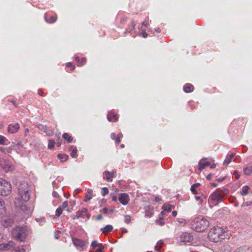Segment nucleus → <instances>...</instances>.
Listing matches in <instances>:
<instances>
[{"mask_svg":"<svg viewBox=\"0 0 252 252\" xmlns=\"http://www.w3.org/2000/svg\"><path fill=\"white\" fill-rule=\"evenodd\" d=\"M227 232L221 227L215 226L209 231L208 237L210 241L216 243L221 242L227 237Z\"/></svg>","mask_w":252,"mask_h":252,"instance_id":"f257e3e1","label":"nucleus"},{"mask_svg":"<svg viewBox=\"0 0 252 252\" xmlns=\"http://www.w3.org/2000/svg\"><path fill=\"white\" fill-rule=\"evenodd\" d=\"M228 193V190L224 188L217 189L210 195L208 199L209 203L210 205H216L222 200L225 195Z\"/></svg>","mask_w":252,"mask_h":252,"instance_id":"f03ea898","label":"nucleus"},{"mask_svg":"<svg viewBox=\"0 0 252 252\" xmlns=\"http://www.w3.org/2000/svg\"><path fill=\"white\" fill-rule=\"evenodd\" d=\"M209 225V222L204 218H197L191 222L192 228L197 232H202Z\"/></svg>","mask_w":252,"mask_h":252,"instance_id":"7ed1b4c3","label":"nucleus"},{"mask_svg":"<svg viewBox=\"0 0 252 252\" xmlns=\"http://www.w3.org/2000/svg\"><path fill=\"white\" fill-rule=\"evenodd\" d=\"M30 230L27 226H16L13 229L12 235L13 237L19 241H23L29 234Z\"/></svg>","mask_w":252,"mask_h":252,"instance_id":"20e7f679","label":"nucleus"},{"mask_svg":"<svg viewBox=\"0 0 252 252\" xmlns=\"http://www.w3.org/2000/svg\"><path fill=\"white\" fill-rule=\"evenodd\" d=\"M18 190V193L20 195L21 198L24 201H28L30 198V194L29 191L30 188L28 184L26 182H22L19 185H17Z\"/></svg>","mask_w":252,"mask_h":252,"instance_id":"39448f33","label":"nucleus"},{"mask_svg":"<svg viewBox=\"0 0 252 252\" xmlns=\"http://www.w3.org/2000/svg\"><path fill=\"white\" fill-rule=\"evenodd\" d=\"M11 192V186L5 180L0 178V194L7 196Z\"/></svg>","mask_w":252,"mask_h":252,"instance_id":"423d86ee","label":"nucleus"},{"mask_svg":"<svg viewBox=\"0 0 252 252\" xmlns=\"http://www.w3.org/2000/svg\"><path fill=\"white\" fill-rule=\"evenodd\" d=\"M14 220L11 216L5 215L2 216L0 220V224L4 227L11 226Z\"/></svg>","mask_w":252,"mask_h":252,"instance_id":"0eeeda50","label":"nucleus"},{"mask_svg":"<svg viewBox=\"0 0 252 252\" xmlns=\"http://www.w3.org/2000/svg\"><path fill=\"white\" fill-rule=\"evenodd\" d=\"M192 240V236L187 232H183L178 238V240L181 242H189Z\"/></svg>","mask_w":252,"mask_h":252,"instance_id":"6e6552de","label":"nucleus"},{"mask_svg":"<svg viewBox=\"0 0 252 252\" xmlns=\"http://www.w3.org/2000/svg\"><path fill=\"white\" fill-rule=\"evenodd\" d=\"M118 199L121 203L124 205L127 204L129 201V196L125 193L119 194Z\"/></svg>","mask_w":252,"mask_h":252,"instance_id":"1a4fd4ad","label":"nucleus"},{"mask_svg":"<svg viewBox=\"0 0 252 252\" xmlns=\"http://www.w3.org/2000/svg\"><path fill=\"white\" fill-rule=\"evenodd\" d=\"M72 241L73 244L78 248H80L83 249L84 247H86L87 243L85 241L73 238H72Z\"/></svg>","mask_w":252,"mask_h":252,"instance_id":"9d476101","label":"nucleus"},{"mask_svg":"<svg viewBox=\"0 0 252 252\" xmlns=\"http://www.w3.org/2000/svg\"><path fill=\"white\" fill-rule=\"evenodd\" d=\"M91 246L97 252H103L104 251V247L102 244L97 243L95 240L92 242Z\"/></svg>","mask_w":252,"mask_h":252,"instance_id":"9b49d317","label":"nucleus"},{"mask_svg":"<svg viewBox=\"0 0 252 252\" xmlns=\"http://www.w3.org/2000/svg\"><path fill=\"white\" fill-rule=\"evenodd\" d=\"M14 246V243L12 242H9L8 243H2L0 244V251H7Z\"/></svg>","mask_w":252,"mask_h":252,"instance_id":"f8f14e48","label":"nucleus"},{"mask_svg":"<svg viewBox=\"0 0 252 252\" xmlns=\"http://www.w3.org/2000/svg\"><path fill=\"white\" fill-rule=\"evenodd\" d=\"M19 127V125L18 123L11 124L8 126V131L10 133H15L18 131Z\"/></svg>","mask_w":252,"mask_h":252,"instance_id":"ddd939ff","label":"nucleus"},{"mask_svg":"<svg viewBox=\"0 0 252 252\" xmlns=\"http://www.w3.org/2000/svg\"><path fill=\"white\" fill-rule=\"evenodd\" d=\"M21 211L25 215L30 216L32 212V209L25 204L20 206Z\"/></svg>","mask_w":252,"mask_h":252,"instance_id":"4468645a","label":"nucleus"},{"mask_svg":"<svg viewBox=\"0 0 252 252\" xmlns=\"http://www.w3.org/2000/svg\"><path fill=\"white\" fill-rule=\"evenodd\" d=\"M115 173L116 172H114V171L112 172H110L108 171H105L103 173V178L105 179L107 182H111L112 181V179L114 177V175Z\"/></svg>","mask_w":252,"mask_h":252,"instance_id":"2eb2a0df","label":"nucleus"},{"mask_svg":"<svg viewBox=\"0 0 252 252\" xmlns=\"http://www.w3.org/2000/svg\"><path fill=\"white\" fill-rule=\"evenodd\" d=\"M44 19L46 22L52 24L54 23L57 21V15L50 16L48 14H45Z\"/></svg>","mask_w":252,"mask_h":252,"instance_id":"dca6fc26","label":"nucleus"},{"mask_svg":"<svg viewBox=\"0 0 252 252\" xmlns=\"http://www.w3.org/2000/svg\"><path fill=\"white\" fill-rule=\"evenodd\" d=\"M107 118L109 122H116L118 120V115L112 112H110L108 113Z\"/></svg>","mask_w":252,"mask_h":252,"instance_id":"f3484780","label":"nucleus"},{"mask_svg":"<svg viewBox=\"0 0 252 252\" xmlns=\"http://www.w3.org/2000/svg\"><path fill=\"white\" fill-rule=\"evenodd\" d=\"M204 159H202L201 160L199 161L198 163V170L201 171L203 169H204L206 166H209L210 164V163L208 161L203 162Z\"/></svg>","mask_w":252,"mask_h":252,"instance_id":"a211bd4d","label":"nucleus"},{"mask_svg":"<svg viewBox=\"0 0 252 252\" xmlns=\"http://www.w3.org/2000/svg\"><path fill=\"white\" fill-rule=\"evenodd\" d=\"M76 216L77 217H82L85 218L87 217L89 218L88 214L87 213V210L86 209H84L81 210H79L76 212Z\"/></svg>","mask_w":252,"mask_h":252,"instance_id":"6ab92c4d","label":"nucleus"},{"mask_svg":"<svg viewBox=\"0 0 252 252\" xmlns=\"http://www.w3.org/2000/svg\"><path fill=\"white\" fill-rule=\"evenodd\" d=\"M135 26V24L134 23V20H131L130 21V25H128L127 28L126 29V31L125 32V33L131 32L134 29Z\"/></svg>","mask_w":252,"mask_h":252,"instance_id":"aec40b11","label":"nucleus"},{"mask_svg":"<svg viewBox=\"0 0 252 252\" xmlns=\"http://www.w3.org/2000/svg\"><path fill=\"white\" fill-rule=\"evenodd\" d=\"M193 86L190 84H186L184 85L183 90L186 93H190L193 91Z\"/></svg>","mask_w":252,"mask_h":252,"instance_id":"412c9836","label":"nucleus"},{"mask_svg":"<svg viewBox=\"0 0 252 252\" xmlns=\"http://www.w3.org/2000/svg\"><path fill=\"white\" fill-rule=\"evenodd\" d=\"M113 229L112 225L108 224L105 227L100 229L101 231L103 233H109L111 232Z\"/></svg>","mask_w":252,"mask_h":252,"instance_id":"4be33fe9","label":"nucleus"},{"mask_svg":"<svg viewBox=\"0 0 252 252\" xmlns=\"http://www.w3.org/2000/svg\"><path fill=\"white\" fill-rule=\"evenodd\" d=\"M235 156V153H232L231 155L227 156L223 162V164L228 165L231 162L232 159Z\"/></svg>","mask_w":252,"mask_h":252,"instance_id":"5701e85b","label":"nucleus"},{"mask_svg":"<svg viewBox=\"0 0 252 252\" xmlns=\"http://www.w3.org/2000/svg\"><path fill=\"white\" fill-rule=\"evenodd\" d=\"M93 196V190L91 189H88L87 190V193L85 195L84 201L88 202L90 201Z\"/></svg>","mask_w":252,"mask_h":252,"instance_id":"b1692460","label":"nucleus"},{"mask_svg":"<svg viewBox=\"0 0 252 252\" xmlns=\"http://www.w3.org/2000/svg\"><path fill=\"white\" fill-rule=\"evenodd\" d=\"M58 158L61 160L62 162L66 161L68 158V156L66 154H59Z\"/></svg>","mask_w":252,"mask_h":252,"instance_id":"393cba45","label":"nucleus"},{"mask_svg":"<svg viewBox=\"0 0 252 252\" xmlns=\"http://www.w3.org/2000/svg\"><path fill=\"white\" fill-rule=\"evenodd\" d=\"M63 137L68 143H71L73 140V138L67 133H63Z\"/></svg>","mask_w":252,"mask_h":252,"instance_id":"a878e982","label":"nucleus"},{"mask_svg":"<svg viewBox=\"0 0 252 252\" xmlns=\"http://www.w3.org/2000/svg\"><path fill=\"white\" fill-rule=\"evenodd\" d=\"M250 189V188L248 186H245L243 187L242 190L240 192L242 195H246L248 193V190Z\"/></svg>","mask_w":252,"mask_h":252,"instance_id":"bb28decb","label":"nucleus"},{"mask_svg":"<svg viewBox=\"0 0 252 252\" xmlns=\"http://www.w3.org/2000/svg\"><path fill=\"white\" fill-rule=\"evenodd\" d=\"M8 142V140L5 137L0 135V145H7Z\"/></svg>","mask_w":252,"mask_h":252,"instance_id":"cd10ccee","label":"nucleus"},{"mask_svg":"<svg viewBox=\"0 0 252 252\" xmlns=\"http://www.w3.org/2000/svg\"><path fill=\"white\" fill-rule=\"evenodd\" d=\"M70 151H71V153H70V156L72 158H75L77 157V150L76 148L70 147Z\"/></svg>","mask_w":252,"mask_h":252,"instance_id":"c85d7f7f","label":"nucleus"},{"mask_svg":"<svg viewBox=\"0 0 252 252\" xmlns=\"http://www.w3.org/2000/svg\"><path fill=\"white\" fill-rule=\"evenodd\" d=\"M5 212L4 202L0 198V214H2Z\"/></svg>","mask_w":252,"mask_h":252,"instance_id":"c756f323","label":"nucleus"},{"mask_svg":"<svg viewBox=\"0 0 252 252\" xmlns=\"http://www.w3.org/2000/svg\"><path fill=\"white\" fill-rule=\"evenodd\" d=\"M244 173L246 175H249L252 173V164L247 166L244 169Z\"/></svg>","mask_w":252,"mask_h":252,"instance_id":"7c9ffc66","label":"nucleus"},{"mask_svg":"<svg viewBox=\"0 0 252 252\" xmlns=\"http://www.w3.org/2000/svg\"><path fill=\"white\" fill-rule=\"evenodd\" d=\"M199 185H200V184L199 183H196V184L192 185L191 186L190 190L192 191V192L193 193V194H197V192L195 190V188H197Z\"/></svg>","mask_w":252,"mask_h":252,"instance_id":"2f4dec72","label":"nucleus"},{"mask_svg":"<svg viewBox=\"0 0 252 252\" xmlns=\"http://www.w3.org/2000/svg\"><path fill=\"white\" fill-rule=\"evenodd\" d=\"M238 252H252V249L246 247H241Z\"/></svg>","mask_w":252,"mask_h":252,"instance_id":"473e14b6","label":"nucleus"},{"mask_svg":"<svg viewBox=\"0 0 252 252\" xmlns=\"http://www.w3.org/2000/svg\"><path fill=\"white\" fill-rule=\"evenodd\" d=\"M55 142L54 140H49L48 141V147L50 149H53L55 145Z\"/></svg>","mask_w":252,"mask_h":252,"instance_id":"72a5a7b5","label":"nucleus"},{"mask_svg":"<svg viewBox=\"0 0 252 252\" xmlns=\"http://www.w3.org/2000/svg\"><path fill=\"white\" fill-rule=\"evenodd\" d=\"M195 199L199 202V203L201 204L203 202V199L205 198L204 196H195Z\"/></svg>","mask_w":252,"mask_h":252,"instance_id":"f704fd0d","label":"nucleus"},{"mask_svg":"<svg viewBox=\"0 0 252 252\" xmlns=\"http://www.w3.org/2000/svg\"><path fill=\"white\" fill-rule=\"evenodd\" d=\"M86 62H87L86 58H82L80 60V62H79V64H78L77 65H78V66H83V65H84L85 64H86Z\"/></svg>","mask_w":252,"mask_h":252,"instance_id":"c9c22d12","label":"nucleus"},{"mask_svg":"<svg viewBox=\"0 0 252 252\" xmlns=\"http://www.w3.org/2000/svg\"><path fill=\"white\" fill-rule=\"evenodd\" d=\"M163 207L164 208V211L168 212L171 211L172 209V206L171 205H164Z\"/></svg>","mask_w":252,"mask_h":252,"instance_id":"e433bc0d","label":"nucleus"},{"mask_svg":"<svg viewBox=\"0 0 252 252\" xmlns=\"http://www.w3.org/2000/svg\"><path fill=\"white\" fill-rule=\"evenodd\" d=\"M102 195L103 196H105L106 194H108V193H109V190L106 187L102 188Z\"/></svg>","mask_w":252,"mask_h":252,"instance_id":"4c0bfd02","label":"nucleus"},{"mask_svg":"<svg viewBox=\"0 0 252 252\" xmlns=\"http://www.w3.org/2000/svg\"><path fill=\"white\" fill-rule=\"evenodd\" d=\"M177 220L179 223H181V224H183V225L186 224L187 223L186 220L183 218H178L177 219Z\"/></svg>","mask_w":252,"mask_h":252,"instance_id":"58836bf2","label":"nucleus"},{"mask_svg":"<svg viewBox=\"0 0 252 252\" xmlns=\"http://www.w3.org/2000/svg\"><path fill=\"white\" fill-rule=\"evenodd\" d=\"M63 211V209H62L61 207H59L57 208L56 211V215L57 216H59L61 215Z\"/></svg>","mask_w":252,"mask_h":252,"instance_id":"ea45409f","label":"nucleus"},{"mask_svg":"<svg viewBox=\"0 0 252 252\" xmlns=\"http://www.w3.org/2000/svg\"><path fill=\"white\" fill-rule=\"evenodd\" d=\"M156 222L157 224L160 225H163L164 224V221L162 218H159V219L156 220Z\"/></svg>","mask_w":252,"mask_h":252,"instance_id":"a19ab883","label":"nucleus"},{"mask_svg":"<svg viewBox=\"0 0 252 252\" xmlns=\"http://www.w3.org/2000/svg\"><path fill=\"white\" fill-rule=\"evenodd\" d=\"M125 222L126 223H129L131 222V217L129 215L125 216Z\"/></svg>","mask_w":252,"mask_h":252,"instance_id":"79ce46f5","label":"nucleus"},{"mask_svg":"<svg viewBox=\"0 0 252 252\" xmlns=\"http://www.w3.org/2000/svg\"><path fill=\"white\" fill-rule=\"evenodd\" d=\"M11 149L10 148L5 149L2 147H0V151H2L3 153H10Z\"/></svg>","mask_w":252,"mask_h":252,"instance_id":"37998d69","label":"nucleus"},{"mask_svg":"<svg viewBox=\"0 0 252 252\" xmlns=\"http://www.w3.org/2000/svg\"><path fill=\"white\" fill-rule=\"evenodd\" d=\"M66 67L70 68L71 70H73L75 68V66L71 63H67Z\"/></svg>","mask_w":252,"mask_h":252,"instance_id":"c03bdc74","label":"nucleus"},{"mask_svg":"<svg viewBox=\"0 0 252 252\" xmlns=\"http://www.w3.org/2000/svg\"><path fill=\"white\" fill-rule=\"evenodd\" d=\"M68 204V202L67 201H65L63 203L62 205L60 207H61L62 209H63V210L65 208H66L67 207Z\"/></svg>","mask_w":252,"mask_h":252,"instance_id":"a18cd8bd","label":"nucleus"},{"mask_svg":"<svg viewBox=\"0 0 252 252\" xmlns=\"http://www.w3.org/2000/svg\"><path fill=\"white\" fill-rule=\"evenodd\" d=\"M162 248V245L158 244V243H157L156 246L155 247V250L158 251H159Z\"/></svg>","mask_w":252,"mask_h":252,"instance_id":"49530a36","label":"nucleus"},{"mask_svg":"<svg viewBox=\"0 0 252 252\" xmlns=\"http://www.w3.org/2000/svg\"><path fill=\"white\" fill-rule=\"evenodd\" d=\"M57 146L59 147L61 146V144H62V140L61 139V138L59 137H58V139H57Z\"/></svg>","mask_w":252,"mask_h":252,"instance_id":"de8ad7c7","label":"nucleus"},{"mask_svg":"<svg viewBox=\"0 0 252 252\" xmlns=\"http://www.w3.org/2000/svg\"><path fill=\"white\" fill-rule=\"evenodd\" d=\"M126 18H127L126 17H125V16L122 17V18L121 19V20H120L121 23L123 24H125V22L126 20Z\"/></svg>","mask_w":252,"mask_h":252,"instance_id":"09e8293b","label":"nucleus"},{"mask_svg":"<svg viewBox=\"0 0 252 252\" xmlns=\"http://www.w3.org/2000/svg\"><path fill=\"white\" fill-rule=\"evenodd\" d=\"M151 32L153 33H155V32H160V30L159 28H157L156 29H154V31H153L152 30H151Z\"/></svg>","mask_w":252,"mask_h":252,"instance_id":"8fccbe9b","label":"nucleus"},{"mask_svg":"<svg viewBox=\"0 0 252 252\" xmlns=\"http://www.w3.org/2000/svg\"><path fill=\"white\" fill-rule=\"evenodd\" d=\"M141 35L144 38H146L148 36V34L145 31H142Z\"/></svg>","mask_w":252,"mask_h":252,"instance_id":"3c124183","label":"nucleus"},{"mask_svg":"<svg viewBox=\"0 0 252 252\" xmlns=\"http://www.w3.org/2000/svg\"><path fill=\"white\" fill-rule=\"evenodd\" d=\"M102 212L104 214H109V211L106 208H104L102 209Z\"/></svg>","mask_w":252,"mask_h":252,"instance_id":"603ef678","label":"nucleus"},{"mask_svg":"<svg viewBox=\"0 0 252 252\" xmlns=\"http://www.w3.org/2000/svg\"><path fill=\"white\" fill-rule=\"evenodd\" d=\"M110 136H111V138L113 140H115V139H116V137H117V135H116V134H115V133H112L111 134Z\"/></svg>","mask_w":252,"mask_h":252,"instance_id":"864d4df0","label":"nucleus"},{"mask_svg":"<svg viewBox=\"0 0 252 252\" xmlns=\"http://www.w3.org/2000/svg\"><path fill=\"white\" fill-rule=\"evenodd\" d=\"M121 142V139L117 136L116 139H115V143L116 144H119Z\"/></svg>","mask_w":252,"mask_h":252,"instance_id":"5fc2aeb1","label":"nucleus"},{"mask_svg":"<svg viewBox=\"0 0 252 252\" xmlns=\"http://www.w3.org/2000/svg\"><path fill=\"white\" fill-rule=\"evenodd\" d=\"M16 252H25V250L24 248H19L18 250H16Z\"/></svg>","mask_w":252,"mask_h":252,"instance_id":"6e6d98bb","label":"nucleus"},{"mask_svg":"<svg viewBox=\"0 0 252 252\" xmlns=\"http://www.w3.org/2000/svg\"><path fill=\"white\" fill-rule=\"evenodd\" d=\"M54 197L58 198L59 196L58 193L56 191H53L52 193Z\"/></svg>","mask_w":252,"mask_h":252,"instance_id":"4d7b16f0","label":"nucleus"},{"mask_svg":"<svg viewBox=\"0 0 252 252\" xmlns=\"http://www.w3.org/2000/svg\"><path fill=\"white\" fill-rule=\"evenodd\" d=\"M9 101L12 103V104H13L15 107H17L18 106V105L16 103L15 101L14 100H10Z\"/></svg>","mask_w":252,"mask_h":252,"instance_id":"13d9d810","label":"nucleus"},{"mask_svg":"<svg viewBox=\"0 0 252 252\" xmlns=\"http://www.w3.org/2000/svg\"><path fill=\"white\" fill-rule=\"evenodd\" d=\"M142 25L144 26H147L148 25V21H145L142 23Z\"/></svg>","mask_w":252,"mask_h":252,"instance_id":"bf43d9fd","label":"nucleus"},{"mask_svg":"<svg viewBox=\"0 0 252 252\" xmlns=\"http://www.w3.org/2000/svg\"><path fill=\"white\" fill-rule=\"evenodd\" d=\"M102 216L101 215L99 214L97 216V218H96V220H101L102 219Z\"/></svg>","mask_w":252,"mask_h":252,"instance_id":"052dcab7","label":"nucleus"},{"mask_svg":"<svg viewBox=\"0 0 252 252\" xmlns=\"http://www.w3.org/2000/svg\"><path fill=\"white\" fill-rule=\"evenodd\" d=\"M75 61L78 63V64H79V62H80V59L78 57L75 58Z\"/></svg>","mask_w":252,"mask_h":252,"instance_id":"680f3d73","label":"nucleus"},{"mask_svg":"<svg viewBox=\"0 0 252 252\" xmlns=\"http://www.w3.org/2000/svg\"><path fill=\"white\" fill-rule=\"evenodd\" d=\"M112 199L114 201H116L117 200V197L115 195H113L112 196Z\"/></svg>","mask_w":252,"mask_h":252,"instance_id":"e2e57ef3","label":"nucleus"},{"mask_svg":"<svg viewBox=\"0 0 252 252\" xmlns=\"http://www.w3.org/2000/svg\"><path fill=\"white\" fill-rule=\"evenodd\" d=\"M172 216H173V217H176V216H177V212H176V211H173V212H172Z\"/></svg>","mask_w":252,"mask_h":252,"instance_id":"0e129e2a","label":"nucleus"},{"mask_svg":"<svg viewBox=\"0 0 252 252\" xmlns=\"http://www.w3.org/2000/svg\"><path fill=\"white\" fill-rule=\"evenodd\" d=\"M157 243H158L159 245H162L163 244V241L162 240H160L158 241Z\"/></svg>","mask_w":252,"mask_h":252,"instance_id":"69168bd1","label":"nucleus"},{"mask_svg":"<svg viewBox=\"0 0 252 252\" xmlns=\"http://www.w3.org/2000/svg\"><path fill=\"white\" fill-rule=\"evenodd\" d=\"M38 94L39 95H40L41 96H43V92L41 91L38 90Z\"/></svg>","mask_w":252,"mask_h":252,"instance_id":"338daca9","label":"nucleus"},{"mask_svg":"<svg viewBox=\"0 0 252 252\" xmlns=\"http://www.w3.org/2000/svg\"><path fill=\"white\" fill-rule=\"evenodd\" d=\"M117 136H118V137H119V138L121 139V138H122V137H123V134H122V133H119V134L117 135Z\"/></svg>","mask_w":252,"mask_h":252,"instance_id":"774afa93","label":"nucleus"}]
</instances>
